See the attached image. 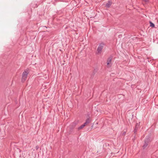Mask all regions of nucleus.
I'll use <instances>...</instances> for the list:
<instances>
[{
	"mask_svg": "<svg viewBox=\"0 0 158 158\" xmlns=\"http://www.w3.org/2000/svg\"><path fill=\"white\" fill-rule=\"evenodd\" d=\"M111 3L109 1L108 3H107L106 4V6L107 7H109L111 5Z\"/></svg>",
	"mask_w": 158,
	"mask_h": 158,
	"instance_id": "nucleus-7",
	"label": "nucleus"
},
{
	"mask_svg": "<svg viewBox=\"0 0 158 158\" xmlns=\"http://www.w3.org/2000/svg\"><path fill=\"white\" fill-rule=\"evenodd\" d=\"M43 2V1H42V3Z\"/></svg>",
	"mask_w": 158,
	"mask_h": 158,
	"instance_id": "nucleus-16",
	"label": "nucleus"
},
{
	"mask_svg": "<svg viewBox=\"0 0 158 158\" xmlns=\"http://www.w3.org/2000/svg\"><path fill=\"white\" fill-rule=\"evenodd\" d=\"M126 132H124L123 133V135H126Z\"/></svg>",
	"mask_w": 158,
	"mask_h": 158,
	"instance_id": "nucleus-15",
	"label": "nucleus"
},
{
	"mask_svg": "<svg viewBox=\"0 0 158 158\" xmlns=\"http://www.w3.org/2000/svg\"><path fill=\"white\" fill-rule=\"evenodd\" d=\"M150 26L152 27H155V25L154 24L152 23L151 22H150Z\"/></svg>",
	"mask_w": 158,
	"mask_h": 158,
	"instance_id": "nucleus-8",
	"label": "nucleus"
},
{
	"mask_svg": "<svg viewBox=\"0 0 158 158\" xmlns=\"http://www.w3.org/2000/svg\"><path fill=\"white\" fill-rule=\"evenodd\" d=\"M105 45V44L103 42H102L99 44L97 49V54H100L101 53L102 50L104 46Z\"/></svg>",
	"mask_w": 158,
	"mask_h": 158,
	"instance_id": "nucleus-1",
	"label": "nucleus"
},
{
	"mask_svg": "<svg viewBox=\"0 0 158 158\" xmlns=\"http://www.w3.org/2000/svg\"><path fill=\"white\" fill-rule=\"evenodd\" d=\"M97 72V69H94L93 71L92 72V74H91V77L92 78H93V77H94V75L95 74V73Z\"/></svg>",
	"mask_w": 158,
	"mask_h": 158,
	"instance_id": "nucleus-6",
	"label": "nucleus"
},
{
	"mask_svg": "<svg viewBox=\"0 0 158 158\" xmlns=\"http://www.w3.org/2000/svg\"><path fill=\"white\" fill-rule=\"evenodd\" d=\"M87 124L86 122H85L83 124L85 126Z\"/></svg>",
	"mask_w": 158,
	"mask_h": 158,
	"instance_id": "nucleus-14",
	"label": "nucleus"
},
{
	"mask_svg": "<svg viewBox=\"0 0 158 158\" xmlns=\"http://www.w3.org/2000/svg\"><path fill=\"white\" fill-rule=\"evenodd\" d=\"M150 141V138L149 137L146 138L144 141V143L143 145V149H145L148 145V143Z\"/></svg>",
	"mask_w": 158,
	"mask_h": 158,
	"instance_id": "nucleus-3",
	"label": "nucleus"
},
{
	"mask_svg": "<svg viewBox=\"0 0 158 158\" xmlns=\"http://www.w3.org/2000/svg\"><path fill=\"white\" fill-rule=\"evenodd\" d=\"M112 57L110 56L109 57L107 60V67L108 68H110L111 66V65H110L111 63V60H112Z\"/></svg>",
	"mask_w": 158,
	"mask_h": 158,
	"instance_id": "nucleus-4",
	"label": "nucleus"
},
{
	"mask_svg": "<svg viewBox=\"0 0 158 158\" xmlns=\"http://www.w3.org/2000/svg\"><path fill=\"white\" fill-rule=\"evenodd\" d=\"M90 122L91 120L89 118H88L86 119L85 122H86L87 124H88L90 123Z\"/></svg>",
	"mask_w": 158,
	"mask_h": 158,
	"instance_id": "nucleus-9",
	"label": "nucleus"
},
{
	"mask_svg": "<svg viewBox=\"0 0 158 158\" xmlns=\"http://www.w3.org/2000/svg\"><path fill=\"white\" fill-rule=\"evenodd\" d=\"M29 73L28 70L24 71L22 73V81L24 82L26 80L27 76Z\"/></svg>",
	"mask_w": 158,
	"mask_h": 158,
	"instance_id": "nucleus-2",
	"label": "nucleus"
},
{
	"mask_svg": "<svg viewBox=\"0 0 158 158\" xmlns=\"http://www.w3.org/2000/svg\"><path fill=\"white\" fill-rule=\"evenodd\" d=\"M142 0L144 1L145 2H148L149 1V0Z\"/></svg>",
	"mask_w": 158,
	"mask_h": 158,
	"instance_id": "nucleus-13",
	"label": "nucleus"
},
{
	"mask_svg": "<svg viewBox=\"0 0 158 158\" xmlns=\"http://www.w3.org/2000/svg\"><path fill=\"white\" fill-rule=\"evenodd\" d=\"M39 147L38 145H37L35 147V149L36 150H38L39 148Z\"/></svg>",
	"mask_w": 158,
	"mask_h": 158,
	"instance_id": "nucleus-12",
	"label": "nucleus"
},
{
	"mask_svg": "<svg viewBox=\"0 0 158 158\" xmlns=\"http://www.w3.org/2000/svg\"><path fill=\"white\" fill-rule=\"evenodd\" d=\"M139 123H136L135 129L134 130V132L135 134L136 133L138 128H139Z\"/></svg>",
	"mask_w": 158,
	"mask_h": 158,
	"instance_id": "nucleus-5",
	"label": "nucleus"
},
{
	"mask_svg": "<svg viewBox=\"0 0 158 158\" xmlns=\"http://www.w3.org/2000/svg\"><path fill=\"white\" fill-rule=\"evenodd\" d=\"M84 127H85L84 125L83 124L80 127H79L78 128V130H79L80 129H82Z\"/></svg>",
	"mask_w": 158,
	"mask_h": 158,
	"instance_id": "nucleus-10",
	"label": "nucleus"
},
{
	"mask_svg": "<svg viewBox=\"0 0 158 158\" xmlns=\"http://www.w3.org/2000/svg\"><path fill=\"white\" fill-rule=\"evenodd\" d=\"M38 5L37 3H34L33 5H32V6L35 8H36V7H37L38 6Z\"/></svg>",
	"mask_w": 158,
	"mask_h": 158,
	"instance_id": "nucleus-11",
	"label": "nucleus"
}]
</instances>
